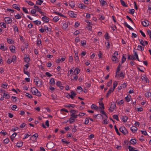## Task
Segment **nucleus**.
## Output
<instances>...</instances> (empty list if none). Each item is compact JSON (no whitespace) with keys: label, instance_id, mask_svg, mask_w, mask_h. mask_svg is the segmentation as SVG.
<instances>
[{"label":"nucleus","instance_id":"1","mask_svg":"<svg viewBox=\"0 0 151 151\" xmlns=\"http://www.w3.org/2000/svg\"><path fill=\"white\" fill-rule=\"evenodd\" d=\"M34 81L37 85H38V84H39V86H40L42 84V81H41L38 77H34Z\"/></svg>","mask_w":151,"mask_h":151},{"label":"nucleus","instance_id":"2","mask_svg":"<svg viewBox=\"0 0 151 151\" xmlns=\"http://www.w3.org/2000/svg\"><path fill=\"white\" fill-rule=\"evenodd\" d=\"M85 114V113L80 112L79 113V114L78 115H75V114H74V113H72V114L70 115V116H71V117L75 119L78 116H84Z\"/></svg>","mask_w":151,"mask_h":151},{"label":"nucleus","instance_id":"3","mask_svg":"<svg viewBox=\"0 0 151 151\" xmlns=\"http://www.w3.org/2000/svg\"><path fill=\"white\" fill-rule=\"evenodd\" d=\"M119 130L124 135H125L128 133L127 131L124 127H122L120 128Z\"/></svg>","mask_w":151,"mask_h":151},{"label":"nucleus","instance_id":"4","mask_svg":"<svg viewBox=\"0 0 151 151\" xmlns=\"http://www.w3.org/2000/svg\"><path fill=\"white\" fill-rule=\"evenodd\" d=\"M17 58L16 56L15 55H13L12 57V59H8L7 61V63L9 64H10L12 62H14Z\"/></svg>","mask_w":151,"mask_h":151},{"label":"nucleus","instance_id":"5","mask_svg":"<svg viewBox=\"0 0 151 151\" xmlns=\"http://www.w3.org/2000/svg\"><path fill=\"white\" fill-rule=\"evenodd\" d=\"M5 22L7 24H10L12 23V19L9 17H6L4 18Z\"/></svg>","mask_w":151,"mask_h":151},{"label":"nucleus","instance_id":"6","mask_svg":"<svg viewBox=\"0 0 151 151\" xmlns=\"http://www.w3.org/2000/svg\"><path fill=\"white\" fill-rule=\"evenodd\" d=\"M68 14L70 16L72 17H76V14H74L72 11H69L68 12Z\"/></svg>","mask_w":151,"mask_h":151},{"label":"nucleus","instance_id":"7","mask_svg":"<svg viewBox=\"0 0 151 151\" xmlns=\"http://www.w3.org/2000/svg\"><path fill=\"white\" fill-rule=\"evenodd\" d=\"M38 91V90L34 87L31 88V91L33 95H35L36 94L37 91Z\"/></svg>","mask_w":151,"mask_h":151},{"label":"nucleus","instance_id":"8","mask_svg":"<svg viewBox=\"0 0 151 151\" xmlns=\"http://www.w3.org/2000/svg\"><path fill=\"white\" fill-rule=\"evenodd\" d=\"M70 93L71 94H70L69 93L68 94L69 97L71 99H73L74 96H75L76 95V93L73 91L71 92Z\"/></svg>","mask_w":151,"mask_h":151},{"label":"nucleus","instance_id":"9","mask_svg":"<svg viewBox=\"0 0 151 151\" xmlns=\"http://www.w3.org/2000/svg\"><path fill=\"white\" fill-rule=\"evenodd\" d=\"M147 22H148L147 20H144L142 21L141 23L143 26L144 27H147L148 25V23L147 24Z\"/></svg>","mask_w":151,"mask_h":151},{"label":"nucleus","instance_id":"10","mask_svg":"<svg viewBox=\"0 0 151 151\" xmlns=\"http://www.w3.org/2000/svg\"><path fill=\"white\" fill-rule=\"evenodd\" d=\"M49 18L46 16H44L42 17V20L45 22H48L49 21Z\"/></svg>","mask_w":151,"mask_h":151},{"label":"nucleus","instance_id":"11","mask_svg":"<svg viewBox=\"0 0 151 151\" xmlns=\"http://www.w3.org/2000/svg\"><path fill=\"white\" fill-rule=\"evenodd\" d=\"M141 78L142 81H145L146 83H149V80L146 76H142Z\"/></svg>","mask_w":151,"mask_h":151},{"label":"nucleus","instance_id":"12","mask_svg":"<svg viewBox=\"0 0 151 151\" xmlns=\"http://www.w3.org/2000/svg\"><path fill=\"white\" fill-rule=\"evenodd\" d=\"M12 7L14 8L18 11L20 9V7L19 5L14 4L12 5Z\"/></svg>","mask_w":151,"mask_h":151},{"label":"nucleus","instance_id":"13","mask_svg":"<svg viewBox=\"0 0 151 151\" xmlns=\"http://www.w3.org/2000/svg\"><path fill=\"white\" fill-rule=\"evenodd\" d=\"M68 26V23L65 22L63 25L62 28L63 30H65Z\"/></svg>","mask_w":151,"mask_h":151},{"label":"nucleus","instance_id":"14","mask_svg":"<svg viewBox=\"0 0 151 151\" xmlns=\"http://www.w3.org/2000/svg\"><path fill=\"white\" fill-rule=\"evenodd\" d=\"M130 129L133 133H135L137 130V128L135 126H133L130 128Z\"/></svg>","mask_w":151,"mask_h":151},{"label":"nucleus","instance_id":"15","mask_svg":"<svg viewBox=\"0 0 151 151\" xmlns=\"http://www.w3.org/2000/svg\"><path fill=\"white\" fill-rule=\"evenodd\" d=\"M23 144V142L21 141H19L16 145V146L19 147H22Z\"/></svg>","mask_w":151,"mask_h":151},{"label":"nucleus","instance_id":"16","mask_svg":"<svg viewBox=\"0 0 151 151\" xmlns=\"http://www.w3.org/2000/svg\"><path fill=\"white\" fill-rule=\"evenodd\" d=\"M100 4L103 6H104L105 5H107V4L106 2L104 0H99Z\"/></svg>","mask_w":151,"mask_h":151},{"label":"nucleus","instance_id":"17","mask_svg":"<svg viewBox=\"0 0 151 151\" xmlns=\"http://www.w3.org/2000/svg\"><path fill=\"white\" fill-rule=\"evenodd\" d=\"M134 138V139H132L130 141V143L133 145L137 143V141L136 139Z\"/></svg>","mask_w":151,"mask_h":151},{"label":"nucleus","instance_id":"18","mask_svg":"<svg viewBox=\"0 0 151 151\" xmlns=\"http://www.w3.org/2000/svg\"><path fill=\"white\" fill-rule=\"evenodd\" d=\"M80 70L78 68H76L74 71V72H76V73H75L74 75H76V74H78L80 72Z\"/></svg>","mask_w":151,"mask_h":151},{"label":"nucleus","instance_id":"19","mask_svg":"<svg viewBox=\"0 0 151 151\" xmlns=\"http://www.w3.org/2000/svg\"><path fill=\"white\" fill-rule=\"evenodd\" d=\"M124 25L125 26L127 27L129 29H130L131 30L133 29L126 22H124Z\"/></svg>","mask_w":151,"mask_h":151},{"label":"nucleus","instance_id":"20","mask_svg":"<svg viewBox=\"0 0 151 151\" xmlns=\"http://www.w3.org/2000/svg\"><path fill=\"white\" fill-rule=\"evenodd\" d=\"M11 51L12 52H14L15 49V46L12 45L10 47H9Z\"/></svg>","mask_w":151,"mask_h":151},{"label":"nucleus","instance_id":"21","mask_svg":"<svg viewBox=\"0 0 151 151\" xmlns=\"http://www.w3.org/2000/svg\"><path fill=\"white\" fill-rule=\"evenodd\" d=\"M7 47H4L3 44H1L0 46V49L3 50H7Z\"/></svg>","mask_w":151,"mask_h":151},{"label":"nucleus","instance_id":"22","mask_svg":"<svg viewBox=\"0 0 151 151\" xmlns=\"http://www.w3.org/2000/svg\"><path fill=\"white\" fill-rule=\"evenodd\" d=\"M125 54H123L122 55V64L126 60V58L125 57Z\"/></svg>","mask_w":151,"mask_h":151},{"label":"nucleus","instance_id":"23","mask_svg":"<svg viewBox=\"0 0 151 151\" xmlns=\"http://www.w3.org/2000/svg\"><path fill=\"white\" fill-rule=\"evenodd\" d=\"M78 7L79 8L81 9H84L85 8V6L83 4H78Z\"/></svg>","mask_w":151,"mask_h":151},{"label":"nucleus","instance_id":"24","mask_svg":"<svg viewBox=\"0 0 151 151\" xmlns=\"http://www.w3.org/2000/svg\"><path fill=\"white\" fill-rule=\"evenodd\" d=\"M133 52H134V56H135V57L136 58L135 59H137V60L139 61H140V60H139V58H138V55L137 54V53L136 52L135 50H134L133 51Z\"/></svg>","mask_w":151,"mask_h":151},{"label":"nucleus","instance_id":"25","mask_svg":"<svg viewBox=\"0 0 151 151\" xmlns=\"http://www.w3.org/2000/svg\"><path fill=\"white\" fill-rule=\"evenodd\" d=\"M54 13L55 14H57V15H58L61 17H65V16L63 14L61 13H60V12H55V11H54Z\"/></svg>","mask_w":151,"mask_h":151},{"label":"nucleus","instance_id":"26","mask_svg":"<svg viewBox=\"0 0 151 151\" xmlns=\"http://www.w3.org/2000/svg\"><path fill=\"white\" fill-rule=\"evenodd\" d=\"M120 1L121 4L123 6L125 7H127L128 6L126 4L125 2L123 0H120Z\"/></svg>","mask_w":151,"mask_h":151},{"label":"nucleus","instance_id":"27","mask_svg":"<svg viewBox=\"0 0 151 151\" xmlns=\"http://www.w3.org/2000/svg\"><path fill=\"white\" fill-rule=\"evenodd\" d=\"M118 82L115 81L113 83V87L112 88V91H114V89L116 87V86L117 85V83Z\"/></svg>","mask_w":151,"mask_h":151},{"label":"nucleus","instance_id":"28","mask_svg":"<svg viewBox=\"0 0 151 151\" xmlns=\"http://www.w3.org/2000/svg\"><path fill=\"white\" fill-rule=\"evenodd\" d=\"M128 148L129 150V151H139L137 150H135L134 149V148L130 146H129Z\"/></svg>","mask_w":151,"mask_h":151},{"label":"nucleus","instance_id":"29","mask_svg":"<svg viewBox=\"0 0 151 151\" xmlns=\"http://www.w3.org/2000/svg\"><path fill=\"white\" fill-rule=\"evenodd\" d=\"M91 108L92 109H94L95 110H97L98 109V107L97 106L93 104L91 105Z\"/></svg>","mask_w":151,"mask_h":151},{"label":"nucleus","instance_id":"30","mask_svg":"<svg viewBox=\"0 0 151 151\" xmlns=\"http://www.w3.org/2000/svg\"><path fill=\"white\" fill-rule=\"evenodd\" d=\"M116 103H117L118 104L120 105L124 103V101L122 99L120 101H118V100H117L116 101Z\"/></svg>","mask_w":151,"mask_h":151},{"label":"nucleus","instance_id":"31","mask_svg":"<svg viewBox=\"0 0 151 151\" xmlns=\"http://www.w3.org/2000/svg\"><path fill=\"white\" fill-rule=\"evenodd\" d=\"M122 119L123 122H125L127 121L128 119V117L126 116H122Z\"/></svg>","mask_w":151,"mask_h":151},{"label":"nucleus","instance_id":"32","mask_svg":"<svg viewBox=\"0 0 151 151\" xmlns=\"http://www.w3.org/2000/svg\"><path fill=\"white\" fill-rule=\"evenodd\" d=\"M55 81L54 79L53 78H51L50 81V84L53 85L55 84Z\"/></svg>","mask_w":151,"mask_h":151},{"label":"nucleus","instance_id":"33","mask_svg":"<svg viewBox=\"0 0 151 151\" xmlns=\"http://www.w3.org/2000/svg\"><path fill=\"white\" fill-rule=\"evenodd\" d=\"M61 141L63 143L65 144L66 145H68L70 143V142L66 141L65 139H62L61 140Z\"/></svg>","mask_w":151,"mask_h":151},{"label":"nucleus","instance_id":"34","mask_svg":"<svg viewBox=\"0 0 151 151\" xmlns=\"http://www.w3.org/2000/svg\"><path fill=\"white\" fill-rule=\"evenodd\" d=\"M136 59L134 57H133V56L130 55H128V60H132Z\"/></svg>","mask_w":151,"mask_h":151},{"label":"nucleus","instance_id":"35","mask_svg":"<svg viewBox=\"0 0 151 151\" xmlns=\"http://www.w3.org/2000/svg\"><path fill=\"white\" fill-rule=\"evenodd\" d=\"M30 12L33 15L35 16V14L37 12L36 10L35 9H32L31 10Z\"/></svg>","mask_w":151,"mask_h":151},{"label":"nucleus","instance_id":"36","mask_svg":"<svg viewBox=\"0 0 151 151\" xmlns=\"http://www.w3.org/2000/svg\"><path fill=\"white\" fill-rule=\"evenodd\" d=\"M30 59L29 57H25L24 58V61L27 63H29L30 61Z\"/></svg>","mask_w":151,"mask_h":151},{"label":"nucleus","instance_id":"37","mask_svg":"<svg viewBox=\"0 0 151 151\" xmlns=\"http://www.w3.org/2000/svg\"><path fill=\"white\" fill-rule=\"evenodd\" d=\"M108 118V116L107 115H106V117L104 118V119L103 120L104 124H108V121L107 119Z\"/></svg>","mask_w":151,"mask_h":151},{"label":"nucleus","instance_id":"38","mask_svg":"<svg viewBox=\"0 0 151 151\" xmlns=\"http://www.w3.org/2000/svg\"><path fill=\"white\" fill-rule=\"evenodd\" d=\"M114 129H115V131H116V133H117V134L119 136L121 134L119 132L118 130V129L117 128L116 126V125H114Z\"/></svg>","mask_w":151,"mask_h":151},{"label":"nucleus","instance_id":"39","mask_svg":"<svg viewBox=\"0 0 151 151\" xmlns=\"http://www.w3.org/2000/svg\"><path fill=\"white\" fill-rule=\"evenodd\" d=\"M17 98L15 96H12V100L13 102H16L17 101Z\"/></svg>","mask_w":151,"mask_h":151},{"label":"nucleus","instance_id":"40","mask_svg":"<svg viewBox=\"0 0 151 151\" xmlns=\"http://www.w3.org/2000/svg\"><path fill=\"white\" fill-rule=\"evenodd\" d=\"M117 59V57L115 55H113L111 57V60L112 61H116V60Z\"/></svg>","mask_w":151,"mask_h":151},{"label":"nucleus","instance_id":"41","mask_svg":"<svg viewBox=\"0 0 151 151\" xmlns=\"http://www.w3.org/2000/svg\"><path fill=\"white\" fill-rule=\"evenodd\" d=\"M7 41L9 44H13L14 42V41L8 38L7 39Z\"/></svg>","mask_w":151,"mask_h":151},{"label":"nucleus","instance_id":"42","mask_svg":"<svg viewBox=\"0 0 151 151\" xmlns=\"http://www.w3.org/2000/svg\"><path fill=\"white\" fill-rule=\"evenodd\" d=\"M0 25L3 28H5L6 27V24L4 22H1L0 23Z\"/></svg>","mask_w":151,"mask_h":151},{"label":"nucleus","instance_id":"43","mask_svg":"<svg viewBox=\"0 0 151 151\" xmlns=\"http://www.w3.org/2000/svg\"><path fill=\"white\" fill-rule=\"evenodd\" d=\"M23 72H24V73L25 74L27 75L28 76H30L29 73L28 71H26L25 70V68H24Z\"/></svg>","mask_w":151,"mask_h":151},{"label":"nucleus","instance_id":"44","mask_svg":"<svg viewBox=\"0 0 151 151\" xmlns=\"http://www.w3.org/2000/svg\"><path fill=\"white\" fill-rule=\"evenodd\" d=\"M77 90H80V91H79V92H78V93H80V92H82L83 91V89L80 86H78L77 87Z\"/></svg>","mask_w":151,"mask_h":151},{"label":"nucleus","instance_id":"45","mask_svg":"<svg viewBox=\"0 0 151 151\" xmlns=\"http://www.w3.org/2000/svg\"><path fill=\"white\" fill-rule=\"evenodd\" d=\"M125 74L124 73H123L122 72H121L119 74V77H122V78H123L125 76Z\"/></svg>","mask_w":151,"mask_h":151},{"label":"nucleus","instance_id":"46","mask_svg":"<svg viewBox=\"0 0 151 151\" xmlns=\"http://www.w3.org/2000/svg\"><path fill=\"white\" fill-rule=\"evenodd\" d=\"M75 119L73 118L70 117L69 119V122L70 124H71L75 122Z\"/></svg>","mask_w":151,"mask_h":151},{"label":"nucleus","instance_id":"47","mask_svg":"<svg viewBox=\"0 0 151 151\" xmlns=\"http://www.w3.org/2000/svg\"><path fill=\"white\" fill-rule=\"evenodd\" d=\"M69 6L72 8L74 7V2L73 1H71L69 3Z\"/></svg>","mask_w":151,"mask_h":151},{"label":"nucleus","instance_id":"48","mask_svg":"<svg viewBox=\"0 0 151 151\" xmlns=\"http://www.w3.org/2000/svg\"><path fill=\"white\" fill-rule=\"evenodd\" d=\"M59 19V18L58 16H55L53 19V21L55 22H57Z\"/></svg>","mask_w":151,"mask_h":151},{"label":"nucleus","instance_id":"49","mask_svg":"<svg viewBox=\"0 0 151 151\" xmlns=\"http://www.w3.org/2000/svg\"><path fill=\"white\" fill-rule=\"evenodd\" d=\"M43 2V1L42 0H38L36 2V4L39 5H40Z\"/></svg>","mask_w":151,"mask_h":151},{"label":"nucleus","instance_id":"50","mask_svg":"<svg viewBox=\"0 0 151 151\" xmlns=\"http://www.w3.org/2000/svg\"><path fill=\"white\" fill-rule=\"evenodd\" d=\"M137 47L139 49H137V50H141L142 51L144 50V47H143L142 46L138 45Z\"/></svg>","mask_w":151,"mask_h":151},{"label":"nucleus","instance_id":"51","mask_svg":"<svg viewBox=\"0 0 151 151\" xmlns=\"http://www.w3.org/2000/svg\"><path fill=\"white\" fill-rule=\"evenodd\" d=\"M99 105L102 106V107H100L101 109H104V105L102 101H101V102H99Z\"/></svg>","mask_w":151,"mask_h":151},{"label":"nucleus","instance_id":"52","mask_svg":"<svg viewBox=\"0 0 151 151\" xmlns=\"http://www.w3.org/2000/svg\"><path fill=\"white\" fill-rule=\"evenodd\" d=\"M139 41L140 42V44L143 46H145V45L144 44V42L142 40H141L139 39H138Z\"/></svg>","mask_w":151,"mask_h":151},{"label":"nucleus","instance_id":"53","mask_svg":"<svg viewBox=\"0 0 151 151\" xmlns=\"http://www.w3.org/2000/svg\"><path fill=\"white\" fill-rule=\"evenodd\" d=\"M3 96L5 97V98L6 99H9L10 98V96L6 93H4Z\"/></svg>","mask_w":151,"mask_h":151},{"label":"nucleus","instance_id":"54","mask_svg":"<svg viewBox=\"0 0 151 151\" xmlns=\"http://www.w3.org/2000/svg\"><path fill=\"white\" fill-rule=\"evenodd\" d=\"M145 96L146 97H150L151 96V93L150 92H147L145 94Z\"/></svg>","mask_w":151,"mask_h":151},{"label":"nucleus","instance_id":"55","mask_svg":"<svg viewBox=\"0 0 151 151\" xmlns=\"http://www.w3.org/2000/svg\"><path fill=\"white\" fill-rule=\"evenodd\" d=\"M9 141V140L8 138H6L4 140V142L5 144L8 143Z\"/></svg>","mask_w":151,"mask_h":151},{"label":"nucleus","instance_id":"56","mask_svg":"<svg viewBox=\"0 0 151 151\" xmlns=\"http://www.w3.org/2000/svg\"><path fill=\"white\" fill-rule=\"evenodd\" d=\"M75 61L77 63H78L79 62V60L78 56L75 57Z\"/></svg>","mask_w":151,"mask_h":151},{"label":"nucleus","instance_id":"57","mask_svg":"<svg viewBox=\"0 0 151 151\" xmlns=\"http://www.w3.org/2000/svg\"><path fill=\"white\" fill-rule=\"evenodd\" d=\"M110 106L114 109L116 107V105L114 102H112Z\"/></svg>","mask_w":151,"mask_h":151},{"label":"nucleus","instance_id":"58","mask_svg":"<svg viewBox=\"0 0 151 151\" xmlns=\"http://www.w3.org/2000/svg\"><path fill=\"white\" fill-rule=\"evenodd\" d=\"M113 117L114 119H116V120L117 121H119V120L118 119V116L117 115H114L113 116Z\"/></svg>","mask_w":151,"mask_h":151},{"label":"nucleus","instance_id":"59","mask_svg":"<svg viewBox=\"0 0 151 151\" xmlns=\"http://www.w3.org/2000/svg\"><path fill=\"white\" fill-rule=\"evenodd\" d=\"M112 83V80H110L107 83V86L108 87H109L111 85V84Z\"/></svg>","mask_w":151,"mask_h":151},{"label":"nucleus","instance_id":"60","mask_svg":"<svg viewBox=\"0 0 151 151\" xmlns=\"http://www.w3.org/2000/svg\"><path fill=\"white\" fill-rule=\"evenodd\" d=\"M89 123V118H86V119L85 121L84 122V124H87Z\"/></svg>","mask_w":151,"mask_h":151},{"label":"nucleus","instance_id":"61","mask_svg":"<svg viewBox=\"0 0 151 151\" xmlns=\"http://www.w3.org/2000/svg\"><path fill=\"white\" fill-rule=\"evenodd\" d=\"M81 44L83 46L86 45V41L85 40L81 41Z\"/></svg>","mask_w":151,"mask_h":151},{"label":"nucleus","instance_id":"62","mask_svg":"<svg viewBox=\"0 0 151 151\" xmlns=\"http://www.w3.org/2000/svg\"><path fill=\"white\" fill-rule=\"evenodd\" d=\"M44 29L45 31L47 30L48 32H49L50 31V29L47 26H44Z\"/></svg>","mask_w":151,"mask_h":151},{"label":"nucleus","instance_id":"63","mask_svg":"<svg viewBox=\"0 0 151 151\" xmlns=\"http://www.w3.org/2000/svg\"><path fill=\"white\" fill-rule=\"evenodd\" d=\"M38 135L37 133H35L33 135H32L31 137L30 138H32L34 137H36V139L38 137Z\"/></svg>","mask_w":151,"mask_h":151},{"label":"nucleus","instance_id":"64","mask_svg":"<svg viewBox=\"0 0 151 151\" xmlns=\"http://www.w3.org/2000/svg\"><path fill=\"white\" fill-rule=\"evenodd\" d=\"M15 17L17 19H19L21 18V17L19 14H18L15 16Z\"/></svg>","mask_w":151,"mask_h":151}]
</instances>
